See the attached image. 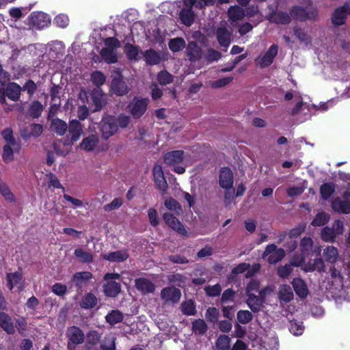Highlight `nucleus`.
<instances>
[{"label": "nucleus", "instance_id": "nucleus-1", "mask_svg": "<svg viewBox=\"0 0 350 350\" xmlns=\"http://www.w3.org/2000/svg\"><path fill=\"white\" fill-rule=\"evenodd\" d=\"M334 103V101L331 100L319 106H317L304 103L301 100H299L295 107L290 109L288 112L291 116L295 117L297 122H304L309 120L313 114H315L317 111H326L329 107L333 105Z\"/></svg>", "mask_w": 350, "mask_h": 350}, {"label": "nucleus", "instance_id": "nucleus-2", "mask_svg": "<svg viewBox=\"0 0 350 350\" xmlns=\"http://www.w3.org/2000/svg\"><path fill=\"white\" fill-rule=\"evenodd\" d=\"M163 160L167 165L174 167V171L176 173L179 174L185 173L187 164L183 150L168 152L164 155Z\"/></svg>", "mask_w": 350, "mask_h": 350}, {"label": "nucleus", "instance_id": "nucleus-3", "mask_svg": "<svg viewBox=\"0 0 350 350\" xmlns=\"http://www.w3.org/2000/svg\"><path fill=\"white\" fill-rule=\"evenodd\" d=\"M105 47L100 51L102 58L108 64H113L118 61L116 49L120 47L118 40L115 38H107L105 40Z\"/></svg>", "mask_w": 350, "mask_h": 350}, {"label": "nucleus", "instance_id": "nucleus-4", "mask_svg": "<svg viewBox=\"0 0 350 350\" xmlns=\"http://www.w3.org/2000/svg\"><path fill=\"white\" fill-rule=\"evenodd\" d=\"M332 209L338 213L349 214L350 213V183L342 193V198H336L332 202Z\"/></svg>", "mask_w": 350, "mask_h": 350}, {"label": "nucleus", "instance_id": "nucleus-5", "mask_svg": "<svg viewBox=\"0 0 350 350\" xmlns=\"http://www.w3.org/2000/svg\"><path fill=\"white\" fill-rule=\"evenodd\" d=\"M272 290L266 287L258 292V295L256 294L247 295V304L249 308L254 312H257L260 311L262 307L267 295L270 294Z\"/></svg>", "mask_w": 350, "mask_h": 350}, {"label": "nucleus", "instance_id": "nucleus-6", "mask_svg": "<svg viewBox=\"0 0 350 350\" xmlns=\"http://www.w3.org/2000/svg\"><path fill=\"white\" fill-rule=\"evenodd\" d=\"M120 275L118 273H106L104 276L105 280H113L120 279ZM103 291L106 296L116 297L120 291V285L115 281H109L103 285Z\"/></svg>", "mask_w": 350, "mask_h": 350}, {"label": "nucleus", "instance_id": "nucleus-7", "mask_svg": "<svg viewBox=\"0 0 350 350\" xmlns=\"http://www.w3.org/2000/svg\"><path fill=\"white\" fill-rule=\"evenodd\" d=\"M100 131L103 138L105 139L113 135L118 131L115 117L111 116L104 117L100 123Z\"/></svg>", "mask_w": 350, "mask_h": 350}, {"label": "nucleus", "instance_id": "nucleus-8", "mask_svg": "<svg viewBox=\"0 0 350 350\" xmlns=\"http://www.w3.org/2000/svg\"><path fill=\"white\" fill-rule=\"evenodd\" d=\"M149 103L148 98H135L129 105L130 113L135 118H140L146 111Z\"/></svg>", "mask_w": 350, "mask_h": 350}, {"label": "nucleus", "instance_id": "nucleus-9", "mask_svg": "<svg viewBox=\"0 0 350 350\" xmlns=\"http://www.w3.org/2000/svg\"><path fill=\"white\" fill-rule=\"evenodd\" d=\"M278 53V46L272 44L263 55H260L255 59V63L260 68H267L273 62Z\"/></svg>", "mask_w": 350, "mask_h": 350}, {"label": "nucleus", "instance_id": "nucleus-10", "mask_svg": "<svg viewBox=\"0 0 350 350\" xmlns=\"http://www.w3.org/2000/svg\"><path fill=\"white\" fill-rule=\"evenodd\" d=\"M285 256V252L282 248H277L274 244H271L267 246L262 257H267V261L270 264H274L282 260Z\"/></svg>", "mask_w": 350, "mask_h": 350}, {"label": "nucleus", "instance_id": "nucleus-11", "mask_svg": "<svg viewBox=\"0 0 350 350\" xmlns=\"http://www.w3.org/2000/svg\"><path fill=\"white\" fill-rule=\"evenodd\" d=\"M29 19L31 24L38 29H44L51 23L50 16L42 12H33L29 16Z\"/></svg>", "mask_w": 350, "mask_h": 350}, {"label": "nucleus", "instance_id": "nucleus-12", "mask_svg": "<svg viewBox=\"0 0 350 350\" xmlns=\"http://www.w3.org/2000/svg\"><path fill=\"white\" fill-rule=\"evenodd\" d=\"M165 224L172 230L181 235H187V231L181 222L171 213H164L163 216Z\"/></svg>", "mask_w": 350, "mask_h": 350}, {"label": "nucleus", "instance_id": "nucleus-13", "mask_svg": "<svg viewBox=\"0 0 350 350\" xmlns=\"http://www.w3.org/2000/svg\"><path fill=\"white\" fill-rule=\"evenodd\" d=\"M349 14H350V5L346 3L335 10L332 17V23L335 25H341L345 23Z\"/></svg>", "mask_w": 350, "mask_h": 350}, {"label": "nucleus", "instance_id": "nucleus-14", "mask_svg": "<svg viewBox=\"0 0 350 350\" xmlns=\"http://www.w3.org/2000/svg\"><path fill=\"white\" fill-rule=\"evenodd\" d=\"M180 297V291L174 286L165 287L161 292V299L166 302H178Z\"/></svg>", "mask_w": 350, "mask_h": 350}, {"label": "nucleus", "instance_id": "nucleus-15", "mask_svg": "<svg viewBox=\"0 0 350 350\" xmlns=\"http://www.w3.org/2000/svg\"><path fill=\"white\" fill-rule=\"evenodd\" d=\"M219 185L226 190L231 189L233 186V175L228 167L221 168L219 172Z\"/></svg>", "mask_w": 350, "mask_h": 350}, {"label": "nucleus", "instance_id": "nucleus-16", "mask_svg": "<svg viewBox=\"0 0 350 350\" xmlns=\"http://www.w3.org/2000/svg\"><path fill=\"white\" fill-rule=\"evenodd\" d=\"M152 173L157 188L162 191H165L167 189V183L164 177L161 165L156 164L153 167Z\"/></svg>", "mask_w": 350, "mask_h": 350}, {"label": "nucleus", "instance_id": "nucleus-17", "mask_svg": "<svg viewBox=\"0 0 350 350\" xmlns=\"http://www.w3.org/2000/svg\"><path fill=\"white\" fill-rule=\"evenodd\" d=\"M136 288L142 294L152 293L155 291L154 284L148 278H139L135 281Z\"/></svg>", "mask_w": 350, "mask_h": 350}, {"label": "nucleus", "instance_id": "nucleus-18", "mask_svg": "<svg viewBox=\"0 0 350 350\" xmlns=\"http://www.w3.org/2000/svg\"><path fill=\"white\" fill-rule=\"evenodd\" d=\"M291 15L297 20L305 21L315 18L317 13L314 10L308 12L301 7H295L291 10Z\"/></svg>", "mask_w": 350, "mask_h": 350}, {"label": "nucleus", "instance_id": "nucleus-19", "mask_svg": "<svg viewBox=\"0 0 350 350\" xmlns=\"http://www.w3.org/2000/svg\"><path fill=\"white\" fill-rule=\"evenodd\" d=\"M111 92L118 95L122 96L129 92V88L124 81H122V77L118 74V77L113 79L111 85Z\"/></svg>", "mask_w": 350, "mask_h": 350}, {"label": "nucleus", "instance_id": "nucleus-20", "mask_svg": "<svg viewBox=\"0 0 350 350\" xmlns=\"http://www.w3.org/2000/svg\"><path fill=\"white\" fill-rule=\"evenodd\" d=\"M68 133L70 136V144L77 141L83 133V126L77 120H72L70 122L69 127H68Z\"/></svg>", "mask_w": 350, "mask_h": 350}, {"label": "nucleus", "instance_id": "nucleus-21", "mask_svg": "<svg viewBox=\"0 0 350 350\" xmlns=\"http://www.w3.org/2000/svg\"><path fill=\"white\" fill-rule=\"evenodd\" d=\"M217 38L221 46L228 48L231 42V33L225 26H220L216 31Z\"/></svg>", "mask_w": 350, "mask_h": 350}, {"label": "nucleus", "instance_id": "nucleus-22", "mask_svg": "<svg viewBox=\"0 0 350 350\" xmlns=\"http://www.w3.org/2000/svg\"><path fill=\"white\" fill-rule=\"evenodd\" d=\"M105 260L114 262H122L125 261L129 256L126 250H118L108 252L102 255Z\"/></svg>", "mask_w": 350, "mask_h": 350}, {"label": "nucleus", "instance_id": "nucleus-23", "mask_svg": "<svg viewBox=\"0 0 350 350\" xmlns=\"http://www.w3.org/2000/svg\"><path fill=\"white\" fill-rule=\"evenodd\" d=\"M22 88L16 83H10L6 86L4 93L12 101L18 100Z\"/></svg>", "mask_w": 350, "mask_h": 350}, {"label": "nucleus", "instance_id": "nucleus-24", "mask_svg": "<svg viewBox=\"0 0 350 350\" xmlns=\"http://www.w3.org/2000/svg\"><path fill=\"white\" fill-rule=\"evenodd\" d=\"M98 142V137L96 135L92 134L83 139L80 144V148L85 151H92L97 146Z\"/></svg>", "mask_w": 350, "mask_h": 350}, {"label": "nucleus", "instance_id": "nucleus-25", "mask_svg": "<svg viewBox=\"0 0 350 350\" xmlns=\"http://www.w3.org/2000/svg\"><path fill=\"white\" fill-rule=\"evenodd\" d=\"M278 295L280 302H289L294 297L291 287L287 284H282L279 286Z\"/></svg>", "mask_w": 350, "mask_h": 350}, {"label": "nucleus", "instance_id": "nucleus-26", "mask_svg": "<svg viewBox=\"0 0 350 350\" xmlns=\"http://www.w3.org/2000/svg\"><path fill=\"white\" fill-rule=\"evenodd\" d=\"M303 258H301L298 261L295 260H293L292 262L289 264H286L284 266H280L278 268V274L280 278H287L293 271V267H299L301 265L303 262Z\"/></svg>", "mask_w": 350, "mask_h": 350}, {"label": "nucleus", "instance_id": "nucleus-27", "mask_svg": "<svg viewBox=\"0 0 350 350\" xmlns=\"http://www.w3.org/2000/svg\"><path fill=\"white\" fill-rule=\"evenodd\" d=\"M295 293L301 298H305L308 294V287L301 278H295L291 282Z\"/></svg>", "mask_w": 350, "mask_h": 350}, {"label": "nucleus", "instance_id": "nucleus-28", "mask_svg": "<svg viewBox=\"0 0 350 350\" xmlns=\"http://www.w3.org/2000/svg\"><path fill=\"white\" fill-rule=\"evenodd\" d=\"M68 337L71 342L77 345L83 342L84 335L82 331L77 327H71L67 332Z\"/></svg>", "mask_w": 350, "mask_h": 350}, {"label": "nucleus", "instance_id": "nucleus-29", "mask_svg": "<svg viewBox=\"0 0 350 350\" xmlns=\"http://www.w3.org/2000/svg\"><path fill=\"white\" fill-rule=\"evenodd\" d=\"M187 56L190 61L195 62L201 58L202 50L194 42H189L187 48Z\"/></svg>", "mask_w": 350, "mask_h": 350}, {"label": "nucleus", "instance_id": "nucleus-30", "mask_svg": "<svg viewBox=\"0 0 350 350\" xmlns=\"http://www.w3.org/2000/svg\"><path fill=\"white\" fill-rule=\"evenodd\" d=\"M228 16L232 23H237L244 18L245 11L238 5L231 6L228 10Z\"/></svg>", "mask_w": 350, "mask_h": 350}, {"label": "nucleus", "instance_id": "nucleus-31", "mask_svg": "<svg viewBox=\"0 0 350 350\" xmlns=\"http://www.w3.org/2000/svg\"><path fill=\"white\" fill-rule=\"evenodd\" d=\"M21 149V145L18 144V148H15L11 144H5L3 148L2 159L6 163H10L14 160V153L18 152Z\"/></svg>", "mask_w": 350, "mask_h": 350}, {"label": "nucleus", "instance_id": "nucleus-32", "mask_svg": "<svg viewBox=\"0 0 350 350\" xmlns=\"http://www.w3.org/2000/svg\"><path fill=\"white\" fill-rule=\"evenodd\" d=\"M7 280L8 282V285L10 286V289H12L14 286H17L18 284V288L19 291H21L23 290V284H21V281L22 280V274L20 272H14V273H10L7 274Z\"/></svg>", "mask_w": 350, "mask_h": 350}, {"label": "nucleus", "instance_id": "nucleus-33", "mask_svg": "<svg viewBox=\"0 0 350 350\" xmlns=\"http://www.w3.org/2000/svg\"><path fill=\"white\" fill-rule=\"evenodd\" d=\"M92 100L95 105V111L100 110L105 103L104 94L101 90L97 88L92 92Z\"/></svg>", "mask_w": 350, "mask_h": 350}, {"label": "nucleus", "instance_id": "nucleus-34", "mask_svg": "<svg viewBox=\"0 0 350 350\" xmlns=\"http://www.w3.org/2000/svg\"><path fill=\"white\" fill-rule=\"evenodd\" d=\"M51 128V130L56 133L57 135L62 136L68 130V125L64 120L56 118L52 120Z\"/></svg>", "mask_w": 350, "mask_h": 350}, {"label": "nucleus", "instance_id": "nucleus-35", "mask_svg": "<svg viewBox=\"0 0 350 350\" xmlns=\"http://www.w3.org/2000/svg\"><path fill=\"white\" fill-rule=\"evenodd\" d=\"M180 18L184 25L190 26L193 23L195 14L191 8H184L180 12Z\"/></svg>", "mask_w": 350, "mask_h": 350}, {"label": "nucleus", "instance_id": "nucleus-36", "mask_svg": "<svg viewBox=\"0 0 350 350\" xmlns=\"http://www.w3.org/2000/svg\"><path fill=\"white\" fill-rule=\"evenodd\" d=\"M92 278V274L89 271L77 272L73 275V282L76 286L81 288Z\"/></svg>", "mask_w": 350, "mask_h": 350}, {"label": "nucleus", "instance_id": "nucleus-37", "mask_svg": "<svg viewBox=\"0 0 350 350\" xmlns=\"http://www.w3.org/2000/svg\"><path fill=\"white\" fill-rule=\"evenodd\" d=\"M0 325L8 334H12L14 332L10 317L4 312H0Z\"/></svg>", "mask_w": 350, "mask_h": 350}, {"label": "nucleus", "instance_id": "nucleus-38", "mask_svg": "<svg viewBox=\"0 0 350 350\" xmlns=\"http://www.w3.org/2000/svg\"><path fill=\"white\" fill-rule=\"evenodd\" d=\"M98 299L96 297L90 293L85 295L82 299L80 306L83 308L89 309L95 307L97 304Z\"/></svg>", "mask_w": 350, "mask_h": 350}, {"label": "nucleus", "instance_id": "nucleus-39", "mask_svg": "<svg viewBox=\"0 0 350 350\" xmlns=\"http://www.w3.org/2000/svg\"><path fill=\"white\" fill-rule=\"evenodd\" d=\"M323 256L327 262L334 263L338 257V250L333 246H328L323 250Z\"/></svg>", "mask_w": 350, "mask_h": 350}, {"label": "nucleus", "instance_id": "nucleus-40", "mask_svg": "<svg viewBox=\"0 0 350 350\" xmlns=\"http://www.w3.org/2000/svg\"><path fill=\"white\" fill-rule=\"evenodd\" d=\"M144 57L146 62L151 65L158 64L161 60V57L158 53L152 49L146 51L144 53Z\"/></svg>", "mask_w": 350, "mask_h": 350}, {"label": "nucleus", "instance_id": "nucleus-41", "mask_svg": "<svg viewBox=\"0 0 350 350\" xmlns=\"http://www.w3.org/2000/svg\"><path fill=\"white\" fill-rule=\"evenodd\" d=\"M106 321L111 325H113L123 319V314L117 310H112L105 317Z\"/></svg>", "mask_w": 350, "mask_h": 350}, {"label": "nucleus", "instance_id": "nucleus-42", "mask_svg": "<svg viewBox=\"0 0 350 350\" xmlns=\"http://www.w3.org/2000/svg\"><path fill=\"white\" fill-rule=\"evenodd\" d=\"M75 255L82 262H91L93 261L92 254L81 248L75 250Z\"/></svg>", "mask_w": 350, "mask_h": 350}, {"label": "nucleus", "instance_id": "nucleus-43", "mask_svg": "<svg viewBox=\"0 0 350 350\" xmlns=\"http://www.w3.org/2000/svg\"><path fill=\"white\" fill-rule=\"evenodd\" d=\"M70 144L69 142H56L53 145V148L57 154L66 156L70 150Z\"/></svg>", "mask_w": 350, "mask_h": 350}, {"label": "nucleus", "instance_id": "nucleus-44", "mask_svg": "<svg viewBox=\"0 0 350 350\" xmlns=\"http://www.w3.org/2000/svg\"><path fill=\"white\" fill-rule=\"evenodd\" d=\"M325 269V264L323 260L320 258H316L313 260L312 262L310 263L308 265H307L304 270L306 271H318L319 272L323 271Z\"/></svg>", "mask_w": 350, "mask_h": 350}, {"label": "nucleus", "instance_id": "nucleus-45", "mask_svg": "<svg viewBox=\"0 0 350 350\" xmlns=\"http://www.w3.org/2000/svg\"><path fill=\"white\" fill-rule=\"evenodd\" d=\"M192 330L196 334H204L207 330V325L203 319H198L192 323Z\"/></svg>", "mask_w": 350, "mask_h": 350}, {"label": "nucleus", "instance_id": "nucleus-46", "mask_svg": "<svg viewBox=\"0 0 350 350\" xmlns=\"http://www.w3.org/2000/svg\"><path fill=\"white\" fill-rule=\"evenodd\" d=\"M2 137L5 141V144H11L14 146L15 148H18V142H17L13 137V133L12 129L7 128L4 129L1 133Z\"/></svg>", "mask_w": 350, "mask_h": 350}, {"label": "nucleus", "instance_id": "nucleus-47", "mask_svg": "<svg viewBox=\"0 0 350 350\" xmlns=\"http://www.w3.org/2000/svg\"><path fill=\"white\" fill-rule=\"evenodd\" d=\"M335 185L332 183H325L321 187V194L323 199H328L334 193Z\"/></svg>", "mask_w": 350, "mask_h": 350}, {"label": "nucleus", "instance_id": "nucleus-48", "mask_svg": "<svg viewBox=\"0 0 350 350\" xmlns=\"http://www.w3.org/2000/svg\"><path fill=\"white\" fill-rule=\"evenodd\" d=\"M329 219V215L325 213H319L315 218L312 221L311 224L314 226H321L328 222Z\"/></svg>", "mask_w": 350, "mask_h": 350}, {"label": "nucleus", "instance_id": "nucleus-49", "mask_svg": "<svg viewBox=\"0 0 350 350\" xmlns=\"http://www.w3.org/2000/svg\"><path fill=\"white\" fill-rule=\"evenodd\" d=\"M185 46V40L181 38H176L170 40L169 47L173 52H177L182 50Z\"/></svg>", "mask_w": 350, "mask_h": 350}, {"label": "nucleus", "instance_id": "nucleus-50", "mask_svg": "<svg viewBox=\"0 0 350 350\" xmlns=\"http://www.w3.org/2000/svg\"><path fill=\"white\" fill-rule=\"evenodd\" d=\"M91 80L94 85L99 87L105 83L106 77L101 71L96 70L91 74Z\"/></svg>", "mask_w": 350, "mask_h": 350}, {"label": "nucleus", "instance_id": "nucleus-51", "mask_svg": "<svg viewBox=\"0 0 350 350\" xmlns=\"http://www.w3.org/2000/svg\"><path fill=\"white\" fill-rule=\"evenodd\" d=\"M230 338L226 335H221L216 342L218 350H229Z\"/></svg>", "mask_w": 350, "mask_h": 350}, {"label": "nucleus", "instance_id": "nucleus-52", "mask_svg": "<svg viewBox=\"0 0 350 350\" xmlns=\"http://www.w3.org/2000/svg\"><path fill=\"white\" fill-rule=\"evenodd\" d=\"M173 79L174 77L165 70L161 71L157 75V80L162 85L172 83Z\"/></svg>", "mask_w": 350, "mask_h": 350}, {"label": "nucleus", "instance_id": "nucleus-53", "mask_svg": "<svg viewBox=\"0 0 350 350\" xmlns=\"http://www.w3.org/2000/svg\"><path fill=\"white\" fill-rule=\"evenodd\" d=\"M43 111L42 105L38 101L33 102L29 108V114L33 118H38Z\"/></svg>", "mask_w": 350, "mask_h": 350}, {"label": "nucleus", "instance_id": "nucleus-54", "mask_svg": "<svg viewBox=\"0 0 350 350\" xmlns=\"http://www.w3.org/2000/svg\"><path fill=\"white\" fill-rule=\"evenodd\" d=\"M289 330L295 336H300L302 334L304 327L303 323L301 321H291Z\"/></svg>", "mask_w": 350, "mask_h": 350}, {"label": "nucleus", "instance_id": "nucleus-55", "mask_svg": "<svg viewBox=\"0 0 350 350\" xmlns=\"http://www.w3.org/2000/svg\"><path fill=\"white\" fill-rule=\"evenodd\" d=\"M115 340L116 338L112 335L106 336L101 345L102 350H114L116 348Z\"/></svg>", "mask_w": 350, "mask_h": 350}, {"label": "nucleus", "instance_id": "nucleus-56", "mask_svg": "<svg viewBox=\"0 0 350 350\" xmlns=\"http://www.w3.org/2000/svg\"><path fill=\"white\" fill-rule=\"evenodd\" d=\"M165 206L168 209L174 211L176 214H180L182 212V208L179 203L172 198L167 199L165 201Z\"/></svg>", "mask_w": 350, "mask_h": 350}, {"label": "nucleus", "instance_id": "nucleus-57", "mask_svg": "<svg viewBox=\"0 0 350 350\" xmlns=\"http://www.w3.org/2000/svg\"><path fill=\"white\" fill-rule=\"evenodd\" d=\"M232 80L233 77H227L217 81H210L208 83V85L213 88H219L226 86V85L229 84Z\"/></svg>", "mask_w": 350, "mask_h": 350}, {"label": "nucleus", "instance_id": "nucleus-58", "mask_svg": "<svg viewBox=\"0 0 350 350\" xmlns=\"http://www.w3.org/2000/svg\"><path fill=\"white\" fill-rule=\"evenodd\" d=\"M273 20L277 23L288 24L291 21V16L286 12H278L274 14Z\"/></svg>", "mask_w": 350, "mask_h": 350}, {"label": "nucleus", "instance_id": "nucleus-59", "mask_svg": "<svg viewBox=\"0 0 350 350\" xmlns=\"http://www.w3.org/2000/svg\"><path fill=\"white\" fill-rule=\"evenodd\" d=\"M219 312L216 308H209L205 314L206 319L211 323H216L218 320Z\"/></svg>", "mask_w": 350, "mask_h": 350}, {"label": "nucleus", "instance_id": "nucleus-60", "mask_svg": "<svg viewBox=\"0 0 350 350\" xmlns=\"http://www.w3.org/2000/svg\"><path fill=\"white\" fill-rule=\"evenodd\" d=\"M181 308L183 312L186 315H193L196 312V307L193 302L191 300L182 304Z\"/></svg>", "mask_w": 350, "mask_h": 350}, {"label": "nucleus", "instance_id": "nucleus-61", "mask_svg": "<svg viewBox=\"0 0 350 350\" xmlns=\"http://www.w3.org/2000/svg\"><path fill=\"white\" fill-rule=\"evenodd\" d=\"M252 318V314L248 310H240L237 313V319L243 324L249 323Z\"/></svg>", "mask_w": 350, "mask_h": 350}, {"label": "nucleus", "instance_id": "nucleus-62", "mask_svg": "<svg viewBox=\"0 0 350 350\" xmlns=\"http://www.w3.org/2000/svg\"><path fill=\"white\" fill-rule=\"evenodd\" d=\"M335 232L332 230V228H329L328 227H325L321 230V237L322 239L327 242H332L336 237Z\"/></svg>", "mask_w": 350, "mask_h": 350}, {"label": "nucleus", "instance_id": "nucleus-63", "mask_svg": "<svg viewBox=\"0 0 350 350\" xmlns=\"http://www.w3.org/2000/svg\"><path fill=\"white\" fill-rule=\"evenodd\" d=\"M54 23L61 28L66 27L69 24L68 16L64 14L57 15L54 19Z\"/></svg>", "mask_w": 350, "mask_h": 350}, {"label": "nucleus", "instance_id": "nucleus-64", "mask_svg": "<svg viewBox=\"0 0 350 350\" xmlns=\"http://www.w3.org/2000/svg\"><path fill=\"white\" fill-rule=\"evenodd\" d=\"M125 53L130 59H137L138 57V49L132 44H128L125 46Z\"/></svg>", "mask_w": 350, "mask_h": 350}]
</instances>
